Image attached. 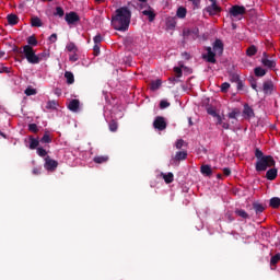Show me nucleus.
Returning <instances> with one entry per match:
<instances>
[{"instance_id": "nucleus-27", "label": "nucleus", "mask_w": 280, "mask_h": 280, "mask_svg": "<svg viewBox=\"0 0 280 280\" xmlns=\"http://www.w3.org/2000/svg\"><path fill=\"white\" fill-rule=\"evenodd\" d=\"M161 84H163L161 79H156L155 81H152L151 82V91H159V89H161Z\"/></svg>"}, {"instance_id": "nucleus-3", "label": "nucleus", "mask_w": 280, "mask_h": 280, "mask_svg": "<svg viewBox=\"0 0 280 280\" xmlns=\"http://www.w3.org/2000/svg\"><path fill=\"white\" fill-rule=\"evenodd\" d=\"M22 58H26L30 65H38V57L36 50L30 45L23 46Z\"/></svg>"}, {"instance_id": "nucleus-2", "label": "nucleus", "mask_w": 280, "mask_h": 280, "mask_svg": "<svg viewBox=\"0 0 280 280\" xmlns=\"http://www.w3.org/2000/svg\"><path fill=\"white\" fill-rule=\"evenodd\" d=\"M277 162L272 155H265V158L257 160L256 162V172H266L268 167H275Z\"/></svg>"}, {"instance_id": "nucleus-44", "label": "nucleus", "mask_w": 280, "mask_h": 280, "mask_svg": "<svg viewBox=\"0 0 280 280\" xmlns=\"http://www.w3.org/2000/svg\"><path fill=\"white\" fill-rule=\"evenodd\" d=\"M42 171H43V167H40V166H35V167L33 168V171H32V174H33L34 176H40Z\"/></svg>"}, {"instance_id": "nucleus-9", "label": "nucleus", "mask_w": 280, "mask_h": 280, "mask_svg": "<svg viewBox=\"0 0 280 280\" xmlns=\"http://www.w3.org/2000/svg\"><path fill=\"white\" fill-rule=\"evenodd\" d=\"M44 167L47 170V172H56V168L58 167V161L47 156L45 159Z\"/></svg>"}, {"instance_id": "nucleus-50", "label": "nucleus", "mask_w": 280, "mask_h": 280, "mask_svg": "<svg viewBox=\"0 0 280 280\" xmlns=\"http://www.w3.org/2000/svg\"><path fill=\"white\" fill-rule=\"evenodd\" d=\"M174 72L176 73V78H183V69L179 67H175Z\"/></svg>"}, {"instance_id": "nucleus-13", "label": "nucleus", "mask_w": 280, "mask_h": 280, "mask_svg": "<svg viewBox=\"0 0 280 280\" xmlns=\"http://www.w3.org/2000/svg\"><path fill=\"white\" fill-rule=\"evenodd\" d=\"M213 51L218 54V56H222V54H224V43H222L221 39L214 40Z\"/></svg>"}, {"instance_id": "nucleus-16", "label": "nucleus", "mask_w": 280, "mask_h": 280, "mask_svg": "<svg viewBox=\"0 0 280 280\" xmlns=\"http://www.w3.org/2000/svg\"><path fill=\"white\" fill-rule=\"evenodd\" d=\"M277 174H278L277 168L272 167V168L268 170L266 173L267 180H275V178H277Z\"/></svg>"}, {"instance_id": "nucleus-49", "label": "nucleus", "mask_w": 280, "mask_h": 280, "mask_svg": "<svg viewBox=\"0 0 280 280\" xmlns=\"http://www.w3.org/2000/svg\"><path fill=\"white\" fill-rule=\"evenodd\" d=\"M230 80H231V82L237 83L238 80H240V74H237V73H232V74L230 75Z\"/></svg>"}, {"instance_id": "nucleus-23", "label": "nucleus", "mask_w": 280, "mask_h": 280, "mask_svg": "<svg viewBox=\"0 0 280 280\" xmlns=\"http://www.w3.org/2000/svg\"><path fill=\"white\" fill-rule=\"evenodd\" d=\"M65 78L67 80V84H73V82H75V77L73 75V72H71V71H66Z\"/></svg>"}, {"instance_id": "nucleus-61", "label": "nucleus", "mask_w": 280, "mask_h": 280, "mask_svg": "<svg viewBox=\"0 0 280 280\" xmlns=\"http://www.w3.org/2000/svg\"><path fill=\"white\" fill-rule=\"evenodd\" d=\"M192 5H195V8H200V0H190Z\"/></svg>"}, {"instance_id": "nucleus-7", "label": "nucleus", "mask_w": 280, "mask_h": 280, "mask_svg": "<svg viewBox=\"0 0 280 280\" xmlns=\"http://www.w3.org/2000/svg\"><path fill=\"white\" fill-rule=\"evenodd\" d=\"M261 65L265 66L267 69H275L277 67V61L275 59H270L268 52H262V58L260 60Z\"/></svg>"}, {"instance_id": "nucleus-17", "label": "nucleus", "mask_w": 280, "mask_h": 280, "mask_svg": "<svg viewBox=\"0 0 280 280\" xmlns=\"http://www.w3.org/2000/svg\"><path fill=\"white\" fill-rule=\"evenodd\" d=\"M200 172L203 176H211L213 174L211 166L207 164L201 165Z\"/></svg>"}, {"instance_id": "nucleus-4", "label": "nucleus", "mask_w": 280, "mask_h": 280, "mask_svg": "<svg viewBox=\"0 0 280 280\" xmlns=\"http://www.w3.org/2000/svg\"><path fill=\"white\" fill-rule=\"evenodd\" d=\"M230 18L233 21V19H236L237 21H242V16L246 14V7L243 5H232L229 11Z\"/></svg>"}, {"instance_id": "nucleus-62", "label": "nucleus", "mask_w": 280, "mask_h": 280, "mask_svg": "<svg viewBox=\"0 0 280 280\" xmlns=\"http://www.w3.org/2000/svg\"><path fill=\"white\" fill-rule=\"evenodd\" d=\"M55 95L60 97V95H62V90L60 88L55 89Z\"/></svg>"}, {"instance_id": "nucleus-29", "label": "nucleus", "mask_w": 280, "mask_h": 280, "mask_svg": "<svg viewBox=\"0 0 280 280\" xmlns=\"http://www.w3.org/2000/svg\"><path fill=\"white\" fill-rule=\"evenodd\" d=\"M257 54V46L252 45L246 49V56L252 58V56H255Z\"/></svg>"}, {"instance_id": "nucleus-22", "label": "nucleus", "mask_w": 280, "mask_h": 280, "mask_svg": "<svg viewBox=\"0 0 280 280\" xmlns=\"http://www.w3.org/2000/svg\"><path fill=\"white\" fill-rule=\"evenodd\" d=\"M269 207L271 209H279L280 207V198L279 197H273L269 200Z\"/></svg>"}, {"instance_id": "nucleus-60", "label": "nucleus", "mask_w": 280, "mask_h": 280, "mask_svg": "<svg viewBox=\"0 0 280 280\" xmlns=\"http://www.w3.org/2000/svg\"><path fill=\"white\" fill-rule=\"evenodd\" d=\"M236 86L238 91H242V89H244V83L242 82V80L240 79L238 81H236Z\"/></svg>"}, {"instance_id": "nucleus-8", "label": "nucleus", "mask_w": 280, "mask_h": 280, "mask_svg": "<svg viewBox=\"0 0 280 280\" xmlns=\"http://www.w3.org/2000/svg\"><path fill=\"white\" fill-rule=\"evenodd\" d=\"M153 128L155 130H159L160 132H163L167 128V121H165V118L163 116H156L153 121Z\"/></svg>"}, {"instance_id": "nucleus-18", "label": "nucleus", "mask_w": 280, "mask_h": 280, "mask_svg": "<svg viewBox=\"0 0 280 280\" xmlns=\"http://www.w3.org/2000/svg\"><path fill=\"white\" fill-rule=\"evenodd\" d=\"M108 155H96L93 159L94 163H97L98 165H102V163H108Z\"/></svg>"}, {"instance_id": "nucleus-5", "label": "nucleus", "mask_w": 280, "mask_h": 280, "mask_svg": "<svg viewBox=\"0 0 280 280\" xmlns=\"http://www.w3.org/2000/svg\"><path fill=\"white\" fill-rule=\"evenodd\" d=\"M210 5L206 7L203 12H207L209 16H218L222 12V7L218 4V0H209Z\"/></svg>"}, {"instance_id": "nucleus-34", "label": "nucleus", "mask_w": 280, "mask_h": 280, "mask_svg": "<svg viewBox=\"0 0 280 280\" xmlns=\"http://www.w3.org/2000/svg\"><path fill=\"white\" fill-rule=\"evenodd\" d=\"M108 126L110 132H117V129L119 128V124H117L116 120H110Z\"/></svg>"}, {"instance_id": "nucleus-26", "label": "nucleus", "mask_w": 280, "mask_h": 280, "mask_svg": "<svg viewBox=\"0 0 280 280\" xmlns=\"http://www.w3.org/2000/svg\"><path fill=\"white\" fill-rule=\"evenodd\" d=\"M176 16H177L178 19H185V16H187V9L184 8V7H179V8L177 9Z\"/></svg>"}, {"instance_id": "nucleus-37", "label": "nucleus", "mask_w": 280, "mask_h": 280, "mask_svg": "<svg viewBox=\"0 0 280 280\" xmlns=\"http://www.w3.org/2000/svg\"><path fill=\"white\" fill-rule=\"evenodd\" d=\"M236 215H238L240 218H243L244 220H247L248 218V213L245 210L242 209H237L235 210Z\"/></svg>"}, {"instance_id": "nucleus-20", "label": "nucleus", "mask_w": 280, "mask_h": 280, "mask_svg": "<svg viewBox=\"0 0 280 280\" xmlns=\"http://www.w3.org/2000/svg\"><path fill=\"white\" fill-rule=\"evenodd\" d=\"M9 25H18L19 24V15L16 14H9L7 16Z\"/></svg>"}, {"instance_id": "nucleus-40", "label": "nucleus", "mask_w": 280, "mask_h": 280, "mask_svg": "<svg viewBox=\"0 0 280 280\" xmlns=\"http://www.w3.org/2000/svg\"><path fill=\"white\" fill-rule=\"evenodd\" d=\"M255 156L257 161H261V159H266V155H264V151L259 149H255Z\"/></svg>"}, {"instance_id": "nucleus-42", "label": "nucleus", "mask_w": 280, "mask_h": 280, "mask_svg": "<svg viewBox=\"0 0 280 280\" xmlns=\"http://www.w3.org/2000/svg\"><path fill=\"white\" fill-rule=\"evenodd\" d=\"M55 16H60V18L65 16V9H62L61 7H57Z\"/></svg>"}, {"instance_id": "nucleus-30", "label": "nucleus", "mask_w": 280, "mask_h": 280, "mask_svg": "<svg viewBox=\"0 0 280 280\" xmlns=\"http://www.w3.org/2000/svg\"><path fill=\"white\" fill-rule=\"evenodd\" d=\"M244 115H246L247 117H255V112L253 110V108L248 105L244 106V110H243Z\"/></svg>"}, {"instance_id": "nucleus-14", "label": "nucleus", "mask_w": 280, "mask_h": 280, "mask_svg": "<svg viewBox=\"0 0 280 280\" xmlns=\"http://www.w3.org/2000/svg\"><path fill=\"white\" fill-rule=\"evenodd\" d=\"M68 108L71 110V113H78L80 110V100L73 98L68 104Z\"/></svg>"}, {"instance_id": "nucleus-33", "label": "nucleus", "mask_w": 280, "mask_h": 280, "mask_svg": "<svg viewBox=\"0 0 280 280\" xmlns=\"http://www.w3.org/2000/svg\"><path fill=\"white\" fill-rule=\"evenodd\" d=\"M27 44L30 47H36V45H38V39H36V36L32 35L27 37Z\"/></svg>"}, {"instance_id": "nucleus-48", "label": "nucleus", "mask_w": 280, "mask_h": 280, "mask_svg": "<svg viewBox=\"0 0 280 280\" xmlns=\"http://www.w3.org/2000/svg\"><path fill=\"white\" fill-rule=\"evenodd\" d=\"M37 154L38 156H47V150L43 149V148H37Z\"/></svg>"}, {"instance_id": "nucleus-15", "label": "nucleus", "mask_w": 280, "mask_h": 280, "mask_svg": "<svg viewBox=\"0 0 280 280\" xmlns=\"http://www.w3.org/2000/svg\"><path fill=\"white\" fill-rule=\"evenodd\" d=\"M272 89H275V83H272L271 80L264 82L262 91L266 95H268V93H272Z\"/></svg>"}, {"instance_id": "nucleus-36", "label": "nucleus", "mask_w": 280, "mask_h": 280, "mask_svg": "<svg viewBox=\"0 0 280 280\" xmlns=\"http://www.w3.org/2000/svg\"><path fill=\"white\" fill-rule=\"evenodd\" d=\"M40 143H51V137L49 136V132H45L44 136L40 139Z\"/></svg>"}, {"instance_id": "nucleus-52", "label": "nucleus", "mask_w": 280, "mask_h": 280, "mask_svg": "<svg viewBox=\"0 0 280 280\" xmlns=\"http://www.w3.org/2000/svg\"><path fill=\"white\" fill-rule=\"evenodd\" d=\"M249 82H250L252 89H253L254 91H256V93H257V80H255L254 78H252V79L249 80Z\"/></svg>"}, {"instance_id": "nucleus-41", "label": "nucleus", "mask_w": 280, "mask_h": 280, "mask_svg": "<svg viewBox=\"0 0 280 280\" xmlns=\"http://www.w3.org/2000/svg\"><path fill=\"white\" fill-rule=\"evenodd\" d=\"M66 49L68 51H73L75 54V51H78V47L75 46V44L73 42H70L67 46Z\"/></svg>"}, {"instance_id": "nucleus-32", "label": "nucleus", "mask_w": 280, "mask_h": 280, "mask_svg": "<svg viewBox=\"0 0 280 280\" xmlns=\"http://www.w3.org/2000/svg\"><path fill=\"white\" fill-rule=\"evenodd\" d=\"M57 107H58V102L56 101H48L46 104L47 110H56Z\"/></svg>"}, {"instance_id": "nucleus-35", "label": "nucleus", "mask_w": 280, "mask_h": 280, "mask_svg": "<svg viewBox=\"0 0 280 280\" xmlns=\"http://www.w3.org/2000/svg\"><path fill=\"white\" fill-rule=\"evenodd\" d=\"M37 58H38V65H39L40 62H43V60H47L49 58V52L43 51L37 55Z\"/></svg>"}, {"instance_id": "nucleus-12", "label": "nucleus", "mask_w": 280, "mask_h": 280, "mask_svg": "<svg viewBox=\"0 0 280 280\" xmlns=\"http://www.w3.org/2000/svg\"><path fill=\"white\" fill-rule=\"evenodd\" d=\"M187 159V150L177 151L175 155L172 158L173 163H180V161H185Z\"/></svg>"}, {"instance_id": "nucleus-54", "label": "nucleus", "mask_w": 280, "mask_h": 280, "mask_svg": "<svg viewBox=\"0 0 280 280\" xmlns=\"http://www.w3.org/2000/svg\"><path fill=\"white\" fill-rule=\"evenodd\" d=\"M69 60L70 62H78L79 58H78V54H73L69 56Z\"/></svg>"}, {"instance_id": "nucleus-1", "label": "nucleus", "mask_w": 280, "mask_h": 280, "mask_svg": "<svg viewBox=\"0 0 280 280\" xmlns=\"http://www.w3.org/2000/svg\"><path fill=\"white\" fill-rule=\"evenodd\" d=\"M131 19L132 11L128 7H120L112 15V27L117 32H128Z\"/></svg>"}, {"instance_id": "nucleus-46", "label": "nucleus", "mask_w": 280, "mask_h": 280, "mask_svg": "<svg viewBox=\"0 0 280 280\" xmlns=\"http://www.w3.org/2000/svg\"><path fill=\"white\" fill-rule=\"evenodd\" d=\"M28 130H30V132H34V133L38 132V125L30 124L28 125Z\"/></svg>"}, {"instance_id": "nucleus-39", "label": "nucleus", "mask_w": 280, "mask_h": 280, "mask_svg": "<svg viewBox=\"0 0 280 280\" xmlns=\"http://www.w3.org/2000/svg\"><path fill=\"white\" fill-rule=\"evenodd\" d=\"M229 119H237L240 117L238 109H233L231 113L228 114Z\"/></svg>"}, {"instance_id": "nucleus-28", "label": "nucleus", "mask_w": 280, "mask_h": 280, "mask_svg": "<svg viewBox=\"0 0 280 280\" xmlns=\"http://www.w3.org/2000/svg\"><path fill=\"white\" fill-rule=\"evenodd\" d=\"M253 209H254L255 213H264V211L266 210L264 205L257 203V202L253 203Z\"/></svg>"}, {"instance_id": "nucleus-21", "label": "nucleus", "mask_w": 280, "mask_h": 280, "mask_svg": "<svg viewBox=\"0 0 280 280\" xmlns=\"http://www.w3.org/2000/svg\"><path fill=\"white\" fill-rule=\"evenodd\" d=\"M162 178L166 185H170L171 183H174V173H162Z\"/></svg>"}, {"instance_id": "nucleus-58", "label": "nucleus", "mask_w": 280, "mask_h": 280, "mask_svg": "<svg viewBox=\"0 0 280 280\" xmlns=\"http://www.w3.org/2000/svg\"><path fill=\"white\" fill-rule=\"evenodd\" d=\"M191 34H194V38H199L200 37V31L198 28H195L191 31Z\"/></svg>"}, {"instance_id": "nucleus-43", "label": "nucleus", "mask_w": 280, "mask_h": 280, "mask_svg": "<svg viewBox=\"0 0 280 280\" xmlns=\"http://www.w3.org/2000/svg\"><path fill=\"white\" fill-rule=\"evenodd\" d=\"M183 145H185V140L178 139L175 143L176 150H183Z\"/></svg>"}, {"instance_id": "nucleus-31", "label": "nucleus", "mask_w": 280, "mask_h": 280, "mask_svg": "<svg viewBox=\"0 0 280 280\" xmlns=\"http://www.w3.org/2000/svg\"><path fill=\"white\" fill-rule=\"evenodd\" d=\"M30 149L31 150H36V148H38V145L40 144V142L38 141V139H36V138H33V137H31L30 138Z\"/></svg>"}, {"instance_id": "nucleus-53", "label": "nucleus", "mask_w": 280, "mask_h": 280, "mask_svg": "<svg viewBox=\"0 0 280 280\" xmlns=\"http://www.w3.org/2000/svg\"><path fill=\"white\" fill-rule=\"evenodd\" d=\"M207 113H208V115H211L212 117H218V112H215V109H213V108H211V107H209L208 109H207Z\"/></svg>"}, {"instance_id": "nucleus-45", "label": "nucleus", "mask_w": 280, "mask_h": 280, "mask_svg": "<svg viewBox=\"0 0 280 280\" xmlns=\"http://www.w3.org/2000/svg\"><path fill=\"white\" fill-rule=\"evenodd\" d=\"M231 89V84L229 82H224L221 84V92L226 93Z\"/></svg>"}, {"instance_id": "nucleus-64", "label": "nucleus", "mask_w": 280, "mask_h": 280, "mask_svg": "<svg viewBox=\"0 0 280 280\" xmlns=\"http://www.w3.org/2000/svg\"><path fill=\"white\" fill-rule=\"evenodd\" d=\"M222 128H224V130H229L230 125L228 122H222L221 124Z\"/></svg>"}, {"instance_id": "nucleus-51", "label": "nucleus", "mask_w": 280, "mask_h": 280, "mask_svg": "<svg viewBox=\"0 0 280 280\" xmlns=\"http://www.w3.org/2000/svg\"><path fill=\"white\" fill-rule=\"evenodd\" d=\"M168 106H170V102H167V101H161L160 102V108L162 110L165 109V108H168Z\"/></svg>"}, {"instance_id": "nucleus-6", "label": "nucleus", "mask_w": 280, "mask_h": 280, "mask_svg": "<svg viewBox=\"0 0 280 280\" xmlns=\"http://www.w3.org/2000/svg\"><path fill=\"white\" fill-rule=\"evenodd\" d=\"M65 21L68 25H77V23H80V15L75 11H71L66 13Z\"/></svg>"}, {"instance_id": "nucleus-10", "label": "nucleus", "mask_w": 280, "mask_h": 280, "mask_svg": "<svg viewBox=\"0 0 280 280\" xmlns=\"http://www.w3.org/2000/svg\"><path fill=\"white\" fill-rule=\"evenodd\" d=\"M206 55H202L203 60H207V62H210L211 65H215V52H213V49L211 47H206Z\"/></svg>"}, {"instance_id": "nucleus-11", "label": "nucleus", "mask_w": 280, "mask_h": 280, "mask_svg": "<svg viewBox=\"0 0 280 280\" xmlns=\"http://www.w3.org/2000/svg\"><path fill=\"white\" fill-rule=\"evenodd\" d=\"M143 16H148L150 23L154 22L156 19V12L152 9V7L148 5L144 10H142Z\"/></svg>"}, {"instance_id": "nucleus-63", "label": "nucleus", "mask_w": 280, "mask_h": 280, "mask_svg": "<svg viewBox=\"0 0 280 280\" xmlns=\"http://www.w3.org/2000/svg\"><path fill=\"white\" fill-rule=\"evenodd\" d=\"M223 174L225 176H229L231 174V168H229V167L223 168Z\"/></svg>"}, {"instance_id": "nucleus-25", "label": "nucleus", "mask_w": 280, "mask_h": 280, "mask_svg": "<svg viewBox=\"0 0 280 280\" xmlns=\"http://www.w3.org/2000/svg\"><path fill=\"white\" fill-rule=\"evenodd\" d=\"M32 27H43V22L40 21V18L34 16L31 20Z\"/></svg>"}, {"instance_id": "nucleus-24", "label": "nucleus", "mask_w": 280, "mask_h": 280, "mask_svg": "<svg viewBox=\"0 0 280 280\" xmlns=\"http://www.w3.org/2000/svg\"><path fill=\"white\" fill-rule=\"evenodd\" d=\"M254 73H255L256 78H264V75H266L267 71H266V69H264L261 67H256L254 69Z\"/></svg>"}, {"instance_id": "nucleus-47", "label": "nucleus", "mask_w": 280, "mask_h": 280, "mask_svg": "<svg viewBox=\"0 0 280 280\" xmlns=\"http://www.w3.org/2000/svg\"><path fill=\"white\" fill-rule=\"evenodd\" d=\"M24 93H25V95H27V96H30V95H36V89L27 88Z\"/></svg>"}, {"instance_id": "nucleus-56", "label": "nucleus", "mask_w": 280, "mask_h": 280, "mask_svg": "<svg viewBox=\"0 0 280 280\" xmlns=\"http://www.w3.org/2000/svg\"><path fill=\"white\" fill-rule=\"evenodd\" d=\"M94 56H100V45L95 44L93 47Z\"/></svg>"}, {"instance_id": "nucleus-38", "label": "nucleus", "mask_w": 280, "mask_h": 280, "mask_svg": "<svg viewBox=\"0 0 280 280\" xmlns=\"http://www.w3.org/2000/svg\"><path fill=\"white\" fill-rule=\"evenodd\" d=\"M280 261V253L276 254L270 259V266H277V264Z\"/></svg>"}, {"instance_id": "nucleus-57", "label": "nucleus", "mask_w": 280, "mask_h": 280, "mask_svg": "<svg viewBox=\"0 0 280 280\" xmlns=\"http://www.w3.org/2000/svg\"><path fill=\"white\" fill-rule=\"evenodd\" d=\"M13 51H14V54H19L20 56L23 57V49L19 48L18 46H15V47L13 48Z\"/></svg>"}, {"instance_id": "nucleus-19", "label": "nucleus", "mask_w": 280, "mask_h": 280, "mask_svg": "<svg viewBox=\"0 0 280 280\" xmlns=\"http://www.w3.org/2000/svg\"><path fill=\"white\" fill-rule=\"evenodd\" d=\"M166 27L167 30L176 28V18L170 16L166 19Z\"/></svg>"}, {"instance_id": "nucleus-59", "label": "nucleus", "mask_w": 280, "mask_h": 280, "mask_svg": "<svg viewBox=\"0 0 280 280\" xmlns=\"http://www.w3.org/2000/svg\"><path fill=\"white\" fill-rule=\"evenodd\" d=\"M94 43H95V45H100V43H102V35H96L94 37Z\"/></svg>"}, {"instance_id": "nucleus-55", "label": "nucleus", "mask_w": 280, "mask_h": 280, "mask_svg": "<svg viewBox=\"0 0 280 280\" xmlns=\"http://www.w3.org/2000/svg\"><path fill=\"white\" fill-rule=\"evenodd\" d=\"M49 40L50 43H56V40H58V34L54 33L49 36Z\"/></svg>"}]
</instances>
